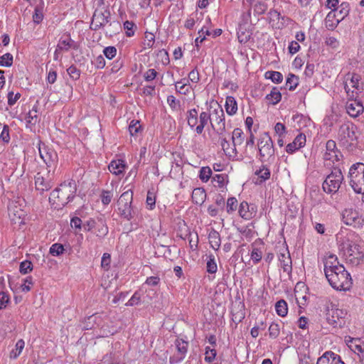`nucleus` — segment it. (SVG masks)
Instances as JSON below:
<instances>
[{
	"label": "nucleus",
	"instance_id": "1",
	"mask_svg": "<svg viewBox=\"0 0 364 364\" xmlns=\"http://www.w3.org/2000/svg\"><path fill=\"white\" fill-rule=\"evenodd\" d=\"M76 192V185L74 181L64 182L54 189L49 197V202L55 208L65 206L72 200Z\"/></svg>",
	"mask_w": 364,
	"mask_h": 364
},
{
	"label": "nucleus",
	"instance_id": "2",
	"mask_svg": "<svg viewBox=\"0 0 364 364\" xmlns=\"http://www.w3.org/2000/svg\"><path fill=\"white\" fill-rule=\"evenodd\" d=\"M326 277L330 285L336 290H349L353 284L350 274L344 267H339L336 271L331 272Z\"/></svg>",
	"mask_w": 364,
	"mask_h": 364
},
{
	"label": "nucleus",
	"instance_id": "3",
	"mask_svg": "<svg viewBox=\"0 0 364 364\" xmlns=\"http://www.w3.org/2000/svg\"><path fill=\"white\" fill-rule=\"evenodd\" d=\"M323 306L326 320L328 324L334 328H341L345 325L346 311L336 308L329 301H326Z\"/></svg>",
	"mask_w": 364,
	"mask_h": 364
},
{
	"label": "nucleus",
	"instance_id": "4",
	"mask_svg": "<svg viewBox=\"0 0 364 364\" xmlns=\"http://www.w3.org/2000/svg\"><path fill=\"white\" fill-rule=\"evenodd\" d=\"M348 177L354 191L364 195V164H353L349 170Z\"/></svg>",
	"mask_w": 364,
	"mask_h": 364
},
{
	"label": "nucleus",
	"instance_id": "5",
	"mask_svg": "<svg viewBox=\"0 0 364 364\" xmlns=\"http://www.w3.org/2000/svg\"><path fill=\"white\" fill-rule=\"evenodd\" d=\"M361 77L357 73H348L345 75L344 88L348 97L357 98L362 92Z\"/></svg>",
	"mask_w": 364,
	"mask_h": 364
},
{
	"label": "nucleus",
	"instance_id": "6",
	"mask_svg": "<svg viewBox=\"0 0 364 364\" xmlns=\"http://www.w3.org/2000/svg\"><path fill=\"white\" fill-rule=\"evenodd\" d=\"M260 160L273 161L274 160V148L272 138L267 133H264L259 139L258 143Z\"/></svg>",
	"mask_w": 364,
	"mask_h": 364
},
{
	"label": "nucleus",
	"instance_id": "7",
	"mask_svg": "<svg viewBox=\"0 0 364 364\" xmlns=\"http://www.w3.org/2000/svg\"><path fill=\"white\" fill-rule=\"evenodd\" d=\"M133 198V192L128 190L124 192L117 200L119 213L121 217L130 220L133 218L132 202Z\"/></svg>",
	"mask_w": 364,
	"mask_h": 364
},
{
	"label": "nucleus",
	"instance_id": "8",
	"mask_svg": "<svg viewBox=\"0 0 364 364\" xmlns=\"http://www.w3.org/2000/svg\"><path fill=\"white\" fill-rule=\"evenodd\" d=\"M343 176L339 168H333L323 183V189L328 193H336L340 188Z\"/></svg>",
	"mask_w": 364,
	"mask_h": 364
},
{
	"label": "nucleus",
	"instance_id": "9",
	"mask_svg": "<svg viewBox=\"0 0 364 364\" xmlns=\"http://www.w3.org/2000/svg\"><path fill=\"white\" fill-rule=\"evenodd\" d=\"M345 254L347 260L353 265H358L363 260L364 253L360 245L353 240H348L344 245Z\"/></svg>",
	"mask_w": 364,
	"mask_h": 364
},
{
	"label": "nucleus",
	"instance_id": "10",
	"mask_svg": "<svg viewBox=\"0 0 364 364\" xmlns=\"http://www.w3.org/2000/svg\"><path fill=\"white\" fill-rule=\"evenodd\" d=\"M210 124L213 129L220 135L223 134L225 129V114L223 109L218 105L214 109L210 117Z\"/></svg>",
	"mask_w": 364,
	"mask_h": 364
},
{
	"label": "nucleus",
	"instance_id": "11",
	"mask_svg": "<svg viewBox=\"0 0 364 364\" xmlns=\"http://www.w3.org/2000/svg\"><path fill=\"white\" fill-rule=\"evenodd\" d=\"M53 184L54 183L51 176L50 175V171H48L46 173L38 172L35 176L36 189L41 193L48 191L53 187Z\"/></svg>",
	"mask_w": 364,
	"mask_h": 364
},
{
	"label": "nucleus",
	"instance_id": "12",
	"mask_svg": "<svg viewBox=\"0 0 364 364\" xmlns=\"http://www.w3.org/2000/svg\"><path fill=\"white\" fill-rule=\"evenodd\" d=\"M110 16L111 14L108 9L105 10V11L96 10L92 16L90 28L97 31L104 27L109 22Z\"/></svg>",
	"mask_w": 364,
	"mask_h": 364
},
{
	"label": "nucleus",
	"instance_id": "13",
	"mask_svg": "<svg viewBox=\"0 0 364 364\" xmlns=\"http://www.w3.org/2000/svg\"><path fill=\"white\" fill-rule=\"evenodd\" d=\"M324 264V273L325 276H327L331 272L336 271L339 267H344L341 264L338 262V257L336 255L328 252L323 259Z\"/></svg>",
	"mask_w": 364,
	"mask_h": 364
},
{
	"label": "nucleus",
	"instance_id": "14",
	"mask_svg": "<svg viewBox=\"0 0 364 364\" xmlns=\"http://www.w3.org/2000/svg\"><path fill=\"white\" fill-rule=\"evenodd\" d=\"M38 150L41 159L48 167H52L56 165L58 161V155L56 152L52 149H47L45 144H43V146L39 145Z\"/></svg>",
	"mask_w": 364,
	"mask_h": 364
},
{
	"label": "nucleus",
	"instance_id": "15",
	"mask_svg": "<svg viewBox=\"0 0 364 364\" xmlns=\"http://www.w3.org/2000/svg\"><path fill=\"white\" fill-rule=\"evenodd\" d=\"M340 156H341V154L336 148V142L333 140H328L326 144L323 159L326 161H331L334 163L340 160Z\"/></svg>",
	"mask_w": 364,
	"mask_h": 364
},
{
	"label": "nucleus",
	"instance_id": "16",
	"mask_svg": "<svg viewBox=\"0 0 364 364\" xmlns=\"http://www.w3.org/2000/svg\"><path fill=\"white\" fill-rule=\"evenodd\" d=\"M356 127L353 125L343 124L339 129V136L341 140H345L346 143L352 144L357 139L355 135Z\"/></svg>",
	"mask_w": 364,
	"mask_h": 364
},
{
	"label": "nucleus",
	"instance_id": "17",
	"mask_svg": "<svg viewBox=\"0 0 364 364\" xmlns=\"http://www.w3.org/2000/svg\"><path fill=\"white\" fill-rule=\"evenodd\" d=\"M175 345L177 353L170 358L171 363H178L183 360L188 350V343L183 339H176Z\"/></svg>",
	"mask_w": 364,
	"mask_h": 364
},
{
	"label": "nucleus",
	"instance_id": "18",
	"mask_svg": "<svg viewBox=\"0 0 364 364\" xmlns=\"http://www.w3.org/2000/svg\"><path fill=\"white\" fill-rule=\"evenodd\" d=\"M346 110L350 117H356L363 112L364 107L356 98L348 97V101L346 103Z\"/></svg>",
	"mask_w": 364,
	"mask_h": 364
},
{
	"label": "nucleus",
	"instance_id": "19",
	"mask_svg": "<svg viewBox=\"0 0 364 364\" xmlns=\"http://www.w3.org/2000/svg\"><path fill=\"white\" fill-rule=\"evenodd\" d=\"M316 364H345L339 355L332 351L325 352L317 360Z\"/></svg>",
	"mask_w": 364,
	"mask_h": 364
},
{
	"label": "nucleus",
	"instance_id": "20",
	"mask_svg": "<svg viewBox=\"0 0 364 364\" xmlns=\"http://www.w3.org/2000/svg\"><path fill=\"white\" fill-rule=\"evenodd\" d=\"M306 135L304 134H298L294 140L287 144L286 147V151L289 154H293L296 150L303 147L306 144Z\"/></svg>",
	"mask_w": 364,
	"mask_h": 364
},
{
	"label": "nucleus",
	"instance_id": "21",
	"mask_svg": "<svg viewBox=\"0 0 364 364\" xmlns=\"http://www.w3.org/2000/svg\"><path fill=\"white\" fill-rule=\"evenodd\" d=\"M279 260L281 263V267L284 272L290 274L292 270L291 259L289 251L285 250V252H281L279 255Z\"/></svg>",
	"mask_w": 364,
	"mask_h": 364
},
{
	"label": "nucleus",
	"instance_id": "22",
	"mask_svg": "<svg viewBox=\"0 0 364 364\" xmlns=\"http://www.w3.org/2000/svg\"><path fill=\"white\" fill-rule=\"evenodd\" d=\"M255 174L257 176L255 183L259 185L268 180L271 175L269 169L265 166H262L259 169L257 170Z\"/></svg>",
	"mask_w": 364,
	"mask_h": 364
},
{
	"label": "nucleus",
	"instance_id": "23",
	"mask_svg": "<svg viewBox=\"0 0 364 364\" xmlns=\"http://www.w3.org/2000/svg\"><path fill=\"white\" fill-rule=\"evenodd\" d=\"M336 11V16L337 18L341 21L346 17L350 11V4L348 2H343L339 6L332 10Z\"/></svg>",
	"mask_w": 364,
	"mask_h": 364
},
{
	"label": "nucleus",
	"instance_id": "24",
	"mask_svg": "<svg viewBox=\"0 0 364 364\" xmlns=\"http://www.w3.org/2000/svg\"><path fill=\"white\" fill-rule=\"evenodd\" d=\"M211 114L207 112H202L199 115L200 124L196 127V132L197 134H200L203 132L204 127L210 122Z\"/></svg>",
	"mask_w": 364,
	"mask_h": 364
},
{
	"label": "nucleus",
	"instance_id": "25",
	"mask_svg": "<svg viewBox=\"0 0 364 364\" xmlns=\"http://www.w3.org/2000/svg\"><path fill=\"white\" fill-rule=\"evenodd\" d=\"M192 200L195 204L202 205L206 198V193L203 188H195L192 192Z\"/></svg>",
	"mask_w": 364,
	"mask_h": 364
},
{
	"label": "nucleus",
	"instance_id": "26",
	"mask_svg": "<svg viewBox=\"0 0 364 364\" xmlns=\"http://www.w3.org/2000/svg\"><path fill=\"white\" fill-rule=\"evenodd\" d=\"M339 22H341V21L337 18L336 11H333L332 10L327 14L325 18V26L328 30L333 31L336 28Z\"/></svg>",
	"mask_w": 364,
	"mask_h": 364
},
{
	"label": "nucleus",
	"instance_id": "27",
	"mask_svg": "<svg viewBox=\"0 0 364 364\" xmlns=\"http://www.w3.org/2000/svg\"><path fill=\"white\" fill-rule=\"evenodd\" d=\"M125 164L123 160L112 161L108 166L109 171L115 175L123 173Z\"/></svg>",
	"mask_w": 364,
	"mask_h": 364
},
{
	"label": "nucleus",
	"instance_id": "28",
	"mask_svg": "<svg viewBox=\"0 0 364 364\" xmlns=\"http://www.w3.org/2000/svg\"><path fill=\"white\" fill-rule=\"evenodd\" d=\"M208 240L210 247L218 250L220 247V236L218 232L212 230L208 235Z\"/></svg>",
	"mask_w": 364,
	"mask_h": 364
},
{
	"label": "nucleus",
	"instance_id": "29",
	"mask_svg": "<svg viewBox=\"0 0 364 364\" xmlns=\"http://www.w3.org/2000/svg\"><path fill=\"white\" fill-rule=\"evenodd\" d=\"M226 112L229 115H233L237 112V105L235 99L232 96H228L225 102Z\"/></svg>",
	"mask_w": 364,
	"mask_h": 364
},
{
	"label": "nucleus",
	"instance_id": "30",
	"mask_svg": "<svg viewBox=\"0 0 364 364\" xmlns=\"http://www.w3.org/2000/svg\"><path fill=\"white\" fill-rule=\"evenodd\" d=\"M343 222L348 225H353L359 220L358 213L350 210H345L343 215Z\"/></svg>",
	"mask_w": 364,
	"mask_h": 364
},
{
	"label": "nucleus",
	"instance_id": "31",
	"mask_svg": "<svg viewBox=\"0 0 364 364\" xmlns=\"http://www.w3.org/2000/svg\"><path fill=\"white\" fill-rule=\"evenodd\" d=\"M232 140L233 146H240L243 141V132L241 129L236 128L232 132Z\"/></svg>",
	"mask_w": 364,
	"mask_h": 364
},
{
	"label": "nucleus",
	"instance_id": "32",
	"mask_svg": "<svg viewBox=\"0 0 364 364\" xmlns=\"http://www.w3.org/2000/svg\"><path fill=\"white\" fill-rule=\"evenodd\" d=\"M188 124L194 128L198 122V114L196 109H192L187 112Z\"/></svg>",
	"mask_w": 364,
	"mask_h": 364
},
{
	"label": "nucleus",
	"instance_id": "33",
	"mask_svg": "<svg viewBox=\"0 0 364 364\" xmlns=\"http://www.w3.org/2000/svg\"><path fill=\"white\" fill-rule=\"evenodd\" d=\"M277 314L282 317L287 316L288 312L287 304L284 299H280L275 304Z\"/></svg>",
	"mask_w": 364,
	"mask_h": 364
},
{
	"label": "nucleus",
	"instance_id": "34",
	"mask_svg": "<svg viewBox=\"0 0 364 364\" xmlns=\"http://www.w3.org/2000/svg\"><path fill=\"white\" fill-rule=\"evenodd\" d=\"M58 50H68L70 48L74 47V41L70 38H61L57 45Z\"/></svg>",
	"mask_w": 364,
	"mask_h": 364
},
{
	"label": "nucleus",
	"instance_id": "35",
	"mask_svg": "<svg viewBox=\"0 0 364 364\" xmlns=\"http://www.w3.org/2000/svg\"><path fill=\"white\" fill-rule=\"evenodd\" d=\"M221 146L227 156H232L236 154V147H230L229 142L225 138L221 137Z\"/></svg>",
	"mask_w": 364,
	"mask_h": 364
},
{
	"label": "nucleus",
	"instance_id": "36",
	"mask_svg": "<svg viewBox=\"0 0 364 364\" xmlns=\"http://www.w3.org/2000/svg\"><path fill=\"white\" fill-rule=\"evenodd\" d=\"M266 99L272 102V105H276L282 99V95L277 88L274 87L271 92L266 96Z\"/></svg>",
	"mask_w": 364,
	"mask_h": 364
},
{
	"label": "nucleus",
	"instance_id": "37",
	"mask_svg": "<svg viewBox=\"0 0 364 364\" xmlns=\"http://www.w3.org/2000/svg\"><path fill=\"white\" fill-rule=\"evenodd\" d=\"M37 108V106H34L27 114L26 122L28 124L35 125L39 121Z\"/></svg>",
	"mask_w": 364,
	"mask_h": 364
},
{
	"label": "nucleus",
	"instance_id": "38",
	"mask_svg": "<svg viewBox=\"0 0 364 364\" xmlns=\"http://www.w3.org/2000/svg\"><path fill=\"white\" fill-rule=\"evenodd\" d=\"M255 226L252 223L243 227L240 229V232L244 235L248 240H250L255 235L254 231Z\"/></svg>",
	"mask_w": 364,
	"mask_h": 364
},
{
	"label": "nucleus",
	"instance_id": "39",
	"mask_svg": "<svg viewBox=\"0 0 364 364\" xmlns=\"http://www.w3.org/2000/svg\"><path fill=\"white\" fill-rule=\"evenodd\" d=\"M240 215L245 219H250L252 217V213L249 212V205L247 202L243 201L240 203L239 208Z\"/></svg>",
	"mask_w": 364,
	"mask_h": 364
},
{
	"label": "nucleus",
	"instance_id": "40",
	"mask_svg": "<svg viewBox=\"0 0 364 364\" xmlns=\"http://www.w3.org/2000/svg\"><path fill=\"white\" fill-rule=\"evenodd\" d=\"M265 77L271 79L274 83H279L283 80V76L281 73L277 71H268L265 73Z\"/></svg>",
	"mask_w": 364,
	"mask_h": 364
},
{
	"label": "nucleus",
	"instance_id": "41",
	"mask_svg": "<svg viewBox=\"0 0 364 364\" xmlns=\"http://www.w3.org/2000/svg\"><path fill=\"white\" fill-rule=\"evenodd\" d=\"M129 131L132 136H136L141 131V125L138 120H132L129 126Z\"/></svg>",
	"mask_w": 364,
	"mask_h": 364
},
{
	"label": "nucleus",
	"instance_id": "42",
	"mask_svg": "<svg viewBox=\"0 0 364 364\" xmlns=\"http://www.w3.org/2000/svg\"><path fill=\"white\" fill-rule=\"evenodd\" d=\"M299 84V78L294 74H289L287 79V85L289 90H294Z\"/></svg>",
	"mask_w": 364,
	"mask_h": 364
},
{
	"label": "nucleus",
	"instance_id": "43",
	"mask_svg": "<svg viewBox=\"0 0 364 364\" xmlns=\"http://www.w3.org/2000/svg\"><path fill=\"white\" fill-rule=\"evenodd\" d=\"M226 178L227 176L225 174H215L213 176L214 186L222 188L225 183Z\"/></svg>",
	"mask_w": 364,
	"mask_h": 364
},
{
	"label": "nucleus",
	"instance_id": "44",
	"mask_svg": "<svg viewBox=\"0 0 364 364\" xmlns=\"http://www.w3.org/2000/svg\"><path fill=\"white\" fill-rule=\"evenodd\" d=\"M199 36L196 38L195 43L196 46L198 47L200 43H202L203 41L205 39V35L209 36L210 35V32L209 31L208 28H205V26H203L199 31H198Z\"/></svg>",
	"mask_w": 364,
	"mask_h": 364
},
{
	"label": "nucleus",
	"instance_id": "45",
	"mask_svg": "<svg viewBox=\"0 0 364 364\" xmlns=\"http://www.w3.org/2000/svg\"><path fill=\"white\" fill-rule=\"evenodd\" d=\"M254 11L259 14L262 15L266 13L268 6L267 4L263 1H257L253 6Z\"/></svg>",
	"mask_w": 364,
	"mask_h": 364
},
{
	"label": "nucleus",
	"instance_id": "46",
	"mask_svg": "<svg viewBox=\"0 0 364 364\" xmlns=\"http://www.w3.org/2000/svg\"><path fill=\"white\" fill-rule=\"evenodd\" d=\"M64 250L65 249L62 244L55 243L50 247L49 252L53 256H59L63 253Z\"/></svg>",
	"mask_w": 364,
	"mask_h": 364
},
{
	"label": "nucleus",
	"instance_id": "47",
	"mask_svg": "<svg viewBox=\"0 0 364 364\" xmlns=\"http://www.w3.org/2000/svg\"><path fill=\"white\" fill-rule=\"evenodd\" d=\"M211 175H212L211 169L209 167L205 166V167L201 168V169L200 171L199 177L202 181L207 182L211 177Z\"/></svg>",
	"mask_w": 364,
	"mask_h": 364
},
{
	"label": "nucleus",
	"instance_id": "48",
	"mask_svg": "<svg viewBox=\"0 0 364 364\" xmlns=\"http://www.w3.org/2000/svg\"><path fill=\"white\" fill-rule=\"evenodd\" d=\"M13 63V55L9 53L0 57V65L10 67Z\"/></svg>",
	"mask_w": 364,
	"mask_h": 364
},
{
	"label": "nucleus",
	"instance_id": "49",
	"mask_svg": "<svg viewBox=\"0 0 364 364\" xmlns=\"http://www.w3.org/2000/svg\"><path fill=\"white\" fill-rule=\"evenodd\" d=\"M206 267L208 273L213 274L217 272L218 267L213 255L209 256Z\"/></svg>",
	"mask_w": 364,
	"mask_h": 364
},
{
	"label": "nucleus",
	"instance_id": "50",
	"mask_svg": "<svg viewBox=\"0 0 364 364\" xmlns=\"http://www.w3.org/2000/svg\"><path fill=\"white\" fill-rule=\"evenodd\" d=\"M280 333V328L278 323H272L269 327V335L271 338H277Z\"/></svg>",
	"mask_w": 364,
	"mask_h": 364
},
{
	"label": "nucleus",
	"instance_id": "51",
	"mask_svg": "<svg viewBox=\"0 0 364 364\" xmlns=\"http://www.w3.org/2000/svg\"><path fill=\"white\" fill-rule=\"evenodd\" d=\"M134 28H136V25L132 21H126L124 23V28L126 31V35L128 37H131V36H134Z\"/></svg>",
	"mask_w": 364,
	"mask_h": 364
},
{
	"label": "nucleus",
	"instance_id": "52",
	"mask_svg": "<svg viewBox=\"0 0 364 364\" xmlns=\"http://www.w3.org/2000/svg\"><path fill=\"white\" fill-rule=\"evenodd\" d=\"M33 264L30 261L26 260L20 264L19 271L21 274H26L32 271Z\"/></svg>",
	"mask_w": 364,
	"mask_h": 364
},
{
	"label": "nucleus",
	"instance_id": "53",
	"mask_svg": "<svg viewBox=\"0 0 364 364\" xmlns=\"http://www.w3.org/2000/svg\"><path fill=\"white\" fill-rule=\"evenodd\" d=\"M167 103L168 104L170 107L173 110H178L180 109V101L176 100V97L173 95L168 96Z\"/></svg>",
	"mask_w": 364,
	"mask_h": 364
},
{
	"label": "nucleus",
	"instance_id": "54",
	"mask_svg": "<svg viewBox=\"0 0 364 364\" xmlns=\"http://www.w3.org/2000/svg\"><path fill=\"white\" fill-rule=\"evenodd\" d=\"M113 197V194L109 191H102L100 195V198L102 200V203L104 205H108L110 203L112 198Z\"/></svg>",
	"mask_w": 364,
	"mask_h": 364
},
{
	"label": "nucleus",
	"instance_id": "55",
	"mask_svg": "<svg viewBox=\"0 0 364 364\" xmlns=\"http://www.w3.org/2000/svg\"><path fill=\"white\" fill-rule=\"evenodd\" d=\"M25 343L22 339L18 340L16 343V350L11 352V357L16 358L20 355L24 348Z\"/></svg>",
	"mask_w": 364,
	"mask_h": 364
},
{
	"label": "nucleus",
	"instance_id": "56",
	"mask_svg": "<svg viewBox=\"0 0 364 364\" xmlns=\"http://www.w3.org/2000/svg\"><path fill=\"white\" fill-rule=\"evenodd\" d=\"M67 72L73 80H77L80 75V71L75 66L71 65L67 69Z\"/></svg>",
	"mask_w": 364,
	"mask_h": 364
},
{
	"label": "nucleus",
	"instance_id": "57",
	"mask_svg": "<svg viewBox=\"0 0 364 364\" xmlns=\"http://www.w3.org/2000/svg\"><path fill=\"white\" fill-rule=\"evenodd\" d=\"M205 354V360L208 363H211L216 356V350L210 347H206Z\"/></svg>",
	"mask_w": 364,
	"mask_h": 364
},
{
	"label": "nucleus",
	"instance_id": "58",
	"mask_svg": "<svg viewBox=\"0 0 364 364\" xmlns=\"http://www.w3.org/2000/svg\"><path fill=\"white\" fill-rule=\"evenodd\" d=\"M262 257V252L258 248H254L251 252V259L255 264L258 263Z\"/></svg>",
	"mask_w": 364,
	"mask_h": 364
},
{
	"label": "nucleus",
	"instance_id": "59",
	"mask_svg": "<svg viewBox=\"0 0 364 364\" xmlns=\"http://www.w3.org/2000/svg\"><path fill=\"white\" fill-rule=\"evenodd\" d=\"M158 75V73L155 69H149L144 74V80L147 82L152 81L154 80Z\"/></svg>",
	"mask_w": 364,
	"mask_h": 364
},
{
	"label": "nucleus",
	"instance_id": "60",
	"mask_svg": "<svg viewBox=\"0 0 364 364\" xmlns=\"http://www.w3.org/2000/svg\"><path fill=\"white\" fill-rule=\"evenodd\" d=\"M103 53L106 58L111 60L116 55L117 49L114 46H109L104 49Z\"/></svg>",
	"mask_w": 364,
	"mask_h": 364
},
{
	"label": "nucleus",
	"instance_id": "61",
	"mask_svg": "<svg viewBox=\"0 0 364 364\" xmlns=\"http://www.w3.org/2000/svg\"><path fill=\"white\" fill-rule=\"evenodd\" d=\"M33 279L31 277H27L24 279V284L21 285V290L23 292H28L31 290V286L33 285Z\"/></svg>",
	"mask_w": 364,
	"mask_h": 364
},
{
	"label": "nucleus",
	"instance_id": "62",
	"mask_svg": "<svg viewBox=\"0 0 364 364\" xmlns=\"http://www.w3.org/2000/svg\"><path fill=\"white\" fill-rule=\"evenodd\" d=\"M237 206V200L235 198H230L227 201V211L228 213L236 210Z\"/></svg>",
	"mask_w": 364,
	"mask_h": 364
},
{
	"label": "nucleus",
	"instance_id": "63",
	"mask_svg": "<svg viewBox=\"0 0 364 364\" xmlns=\"http://www.w3.org/2000/svg\"><path fill=\"white\" fill-rule=\"evenodd\" d=\"M9 302V297L5 292H0V309H5Z\"/></svg>",
	"mask_w": 364,
	"mask_h": 364
},
{
	"label": "nucleus",
	"instance_id": "64",
	"mask_svg": "<svg viewBox=\"0 0 364 364\" xmlns=\"http://www.w3.org/2000/svg\"><path fill=\"white\" fill-rule=\"evenodd\" d=\"M110 255L108 253H104L102 257L101 266L105 269H108L110 264Z\"/></svg>",
	"mask_w": 364,
	"mask_h": 364
}]
</instances>
